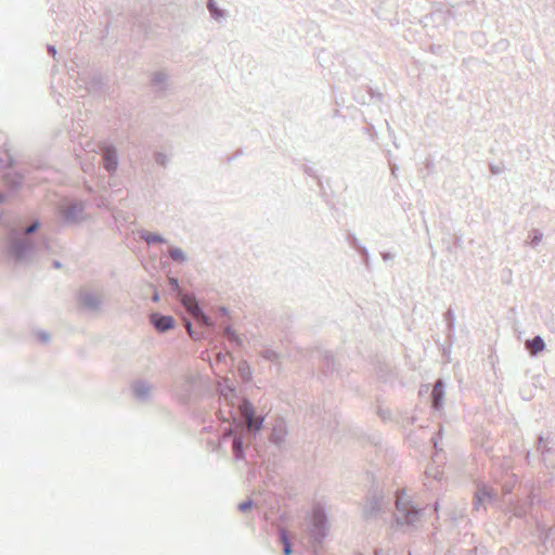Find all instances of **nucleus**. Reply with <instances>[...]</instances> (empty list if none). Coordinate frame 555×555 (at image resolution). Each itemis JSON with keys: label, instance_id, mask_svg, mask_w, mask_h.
Here are the masks:
<instances>
[{"label": "nucleus", "instance_id": "nucleus-1", "mask_svg": "<svg viewBox=\"0 0 555 555\" xmlns=\"http://www.w3.org/2000/svg\"><path fill=\"white\" fill-rule=\"evenodd\" d=\"M220 408L218 417L222 422H229L225 428L229 436L233 438L232 452L236 461L245 457V435L253 438L261 430L263 417L257 418L256 410L251 402L241 396L233 384H216Z\"/></svg>", "mask_w": 555, "mask_h": 555}, {"label": "nucleus", "instance_id": "nucleus-2", "mask_svg": "<svg viewBox=\"0 0 555 555\" xmlns=\"http://www.w3.org/2000/svg\"><path fill=\"white\" fill-rule=\"evenodd\" d=\"M328 530L330 525L325 509L320 505H315L312 509L309 525L310 542L314 552L322 547Z\"/></svg>", "mask_w": 555, "mask_h": 555}, {"label": "nucleus", "instance_id": "nucleus-3", "mask_svg": "<svg viewBox=\"0 0 555 555\" xmlns=\"http://www.w3.org/2000/svg\"><path fill=\"white\" fill-rule=\"evenodd\" d=\"M396 520L399 525H414L420 520L422 509L412 504L411 501L404 500L403 495L396 499Z\"/></svg>", "mask_w": 555, "mask_h": 555}, {"label": "nucleus", "instance_id": "nucleus-4", "mask_svg": "<svg viewBox=\"0 0 555 555\" xmlns=\"http://www.w3.org/2000/svg\"><path fill=\"white\" fill-rule=\"evenodd\" d=\"M386 504L385 498L380 491L377 489L370 490L362 509L363 518L366 520L376 519Z\"/></svg>", "mask_w": 555, "mask_h": 555}, {"label": "nucleus", "instance_id": "nucleus-5", "mask_svg": "<svg viewBox=\"0 0 555 555\" xmlns=\"http://www.w3.org/2000/svg\"><path fill=\"white\" fill-rule=\"evenodd\" d=\"M431 384H422V388L420 390V393L424 391V388H426V391H428L429 386ZM434 387L430 390V401H431V408L435 412H441L443 409V399L446 395L444 386L446 384H433Z\"/></svg>", "mask_w": 555, "mask_h": 555}, {"label": "nucleus", "instance_id": "nucleus-6", "mask_svg": "<svg viewBox=\"0 0 555 555\" xmlns=\"http://www.w3.org/2000/svg\"><path fill=\"white\" fill-rule=\"evenodd\" d=\"M180 299L186 311L197 321H202L205 324H208V320L206 315L201 311L197 301L193 295L190 294H180Z\"/></svg>", "mask_w": 555, "mask_h": 555}, {"label": "nucleus", "instance_id": "nucleus-7", "mask_svg": "<svg viewBox=\"0 0 555 555\" xmlns=\"http://www.w3.org/2000/svg\"><path fill=\"white\" fill-rule=\"evenodd\" d=\"M498 493L490 487H478L474 495V509L478 511L486 501L493 502L496 500Z\"/></svg>", "mask_w": 555, "mask_h": 555}, {"label": "nucleus", "instance_id": "nucleus-8", "mask_svg": "<svg viewBox=\"0 0 555 555\" xmlns=\"http://www.w3.org/2000/svg\"><path fill=\"white\" fill-rule=\"evenodd\" d=\"M153 391L152 384H131V396L141 403L147 402L151 399Z\"/></svg>", "mask_w": 555, "mask_h": 555}, {"label": "nucleus", "instance_id": "nucleus-9", "mask_svg": "<svg viewBox=\"0 0 555 555\" xmlns=\"http://www.w3.org/2000/svg\"><path fill=\"white\" fill-rule=\"evenodd\" d=\"M151 321L159 332H165L173 327L172 317L152 314Z\"/></svg>", "mask_w": 555, "mask_h": 555}, {"label": "nucleus", "instance_id": "nucleus-10", "mask_svg": "<svg viewBox=\"0 0 555 555\" xmlns=\"http://www.w3.org/2000/svg\"><path fill=\"white\" fill-rule=\"evenodd\" d=\"M287 435V429L284 422H279L270 434V441L280 447Z\"/></svg>", "mask_w": 555, "mask_h": 555}, {"label": "nucleus", "instance_id": "nucleus-11", "mask_svg": "<svg viewBox=\"0 0 555 555\" xmlns=\"http://www.w3.org/2000/svg\"><path fill=\"white\" fill-rule=\"evenodd\" d=\"M279 542L283 545V554L291 555L293 552L289 533L286 529H279Z\"/></svg>", "mask_w": 555, "mask_h": 555}, {"label": "nucleus", "instance_id": "nucleus-12", "mask_svg": "<svg viewBox=\"0 0 555 555\" xmlns=\"http://www.w3.org/2000/svg\"><path fill=\"white\" fill-rule=\"evenodd\" d=\"M104 165L108 171H114L117 167V158L114 150L106 149L103 154Z\"/></svg>", "mask_w": 555, "mask_h": 555}, {"label": "nucleus", "instance_id": "nucleus-13", "mask_svg": "<svg viewBox=\"0 0 555 555\" xmlns=\"http://www.w3.org/2000/svg\"><path fill=\"white\" fill-rule=\"evenodd\" d=\"M526 346L531 354H537L544 349V343L540 337H534L531 340H527Z\"/></svg>", "mask_w": 555, "mask_h": 555}, {"label": "nucleus", "instance_id": "nucleus-14", "mask_svg": "<svg viewBox=\"0 0 555 555\" xmlns=\"http://www.w3.org/2000/svg\"><path fill=\"white\" fill-rule=\"evenodd\" d=\"M254 506V501L251 499H247L243 502H241L237 506L238 511L242 513H246L251 509Z\"/></svg>", "mask_w": 555, "mask_h": 555}, {"label": "nucleus", "instance_id": "nucleus-15", "mask_svg": "<svg viewBox=\"0 0 555 555\" xmlns=\"http://www.w3.org/2000/svg\"><path fill=\"white\" fill-rule=\"evenodd\" d=\"M170 256L172 259L175 260H183L184 259V254L181 249L179 248H173L170 250Z\"/></svg>", "mask_w": 555, "mask_h": 555}, {"label": "nucleus", "instance_id": "nucleus-16", "mask_svg": "<svg viewBox=\"0 0 555 555\" xmlns=\"http://www.w3.org/2000/svg\"><path fill=\"white\" fill-rule=\"evenodd\" d=\"M377 413L383 421H388L391 418V412L388 409L379 408Z\"/></svg>", "mask_w": 555, "mask_h": 555}, {"label": "nucleus", "instance_id": "nucleus-17", "mask_svg": "<svg viewBox=\"0 0 555 555\" xmlns=\"http://www.w3.org/2000/svg\"><path fill=\"white\" fill-rule=\"evenodd\" d=\"M146 242L147 243H153V242H163V238L158 235H155V234H150L145 237Z\"/></svg>", "mask_w": 555, "mask_h": 555}, {"label": "nucleus", "instance_id": "nucleus-18", "mask_svg": "<svg viewBox=\"0 0 555 555\" xmlns=\"http://www.w3.org/2000/svg\"><path fill=\"white\" fill-rule=\"evenodd\" d=\"M440 437H441V433L440 431H438L435 436L431 437V441H433V443H434L436 449L438 447V439H440Z\"/></svg>", "mask_w": 555, "mask_h": 555}, {"label": "nucleus", "instance_id": "nucleus-19", "mask_svg": "<svg viewBox=\"0 0 555 555\" xmlns=\"http://www.w3.org/2000/svg\"><path fill=\"white\" fill-rule=\"evenodd\" d=\"M38 225H39V224H38V222L33 223L30 227H28V228L26 229V231H25V232H26V233H31V232H34V231L38 228Z\"/></svg>", "mask_w": 555, "mask_h": 555}, {"label": "nucleus", "instance_id": "nucleus-20", "mask_svg": "<svg viewBox=\"0 0 555 555\" xmlns=\"http://www.w3.org/2000/svg\"><path fill=\"white\" fill-rule=\"evenodd\" d=\"M520 395L522 396V399L524 400H529L530 398H532V395L529 392L528 396H526V390L525 389H520Z\"/></svg>", "mask_w": 555, "mask_h": 555}, {"label": "nucleus", "instance_id": "nucleus-21", "mask_svg": "<svg viewBox=\"0 0 555 555\" xmlns=\"http://www.w3.org/2000/svg\"><path fill=\"white\" fill-rule=\"evenodd\" d=\"M374 555H389V553L385 552L382 548H376Z\"/></svg>", "mask_w": 555, "mask_h": 555}, {"label": "nucleus", "instance_id": "nucleus-22", "mask_svg": "<svg viewBox=\"0 0 555 555\" xmlns=\"http://www.w3.org/2000/svg\"><path fill=\"white\" fill-rule=\"evenodd\" d=\"M170 283H171V285H173L175 287L178 288L179 285H178V281L176 279H170Z\"/></svg>", "mask_w": 555, "mask_h": 555}, {"label": "nucleus", "instance_id": "nucleus-23", "mask_svg": "<svg viewBox=\"0 0 555 555\" xmlns=\"http://www.w3.org/2000/svg\"><path fill=\"white\" fill-rule=\"evenodd\" d=\"M186 328H188L190 335H192V330H191V323L190 322H186Z\"/></svg>", "mask_w": 555, "mask_h": 555}, {"label": "nucleus", "instance_id": "nucleus-24", "mask_svg": "<svg viewBox=\"0 0 555 555\" xmlns=\"http://www.w3.org/2000/svg\"><path fill=\"white\" fill-rule=\"evenodd\" d=\"M514 515H515L516 517H521V516H522V512H520V511H515Z\"/></svg>", "mask_w": 555, "mask_h": 555}, {"label": "nucleus", "instance_id": "nucleus-25", "mask_svg": "<svg viewBox=\"0 0 555 555\" xmlns=\"http://www.w3.org/2000/svg\"><path fill=\"white\" fill-rule=\"evenodd\" d=\"M543 443V438L542 436L539 437V448H541V444Z\"/></svg>", "mask_w": 555, "mask_h": 555}, {"label": "nucleus", "instance_id": "nucleus-26", "mask_svg": "<svg viewBox=\"0 0 555 555\" xmlns=\"http://www.w3.org/2000/svg\"><path fill=\"white\" fill-rule=\"evenodd\" d=\"M158 299H159L158 294H155V295H154V297H153V300H154V301H158Z\"/></svg>", "mask_w": 555, "mask_h": 555}, {"label": "nucleus", "instance_id": "nucleus-27", "mask_svg": "<svg viewBox=\"0 0 555 555\" xmlns=\"http://www.w3.org/2000/svg\"><path fill=\"white\" fill-rule=\"evenodd\" d=\"M2 201V196L0 195V202Z\"/></svg>", "mask_w": 555, "mask_h": 555}, {"label": "nucleus", "instance_id": "nucleus-28", "mask_svg": "<svg viewBox=\"0 0 555 555\" xmlns=\"http://www.w3.org/2000/svg\"><path fill=\"white\" fill-rule=\"evenodd\" d=\"M358 555H363V554L359 553Z\"/></svg>", "mask_w": 555, "mask_h": 555}, {"label": "nucleus", "instance_id": "nucleus-29", "mask_svg": "<svg viewBox=\"0 0 555 555\" xmlns=\"http://www.w3.org/2000/svg\"><path fill=\"white\" fill-rule=\"evenodd\" d=\"M409 555H411V554H409Z\"/></svg>", "mask_w": 555, "mask_h": 555}]
</instances>
